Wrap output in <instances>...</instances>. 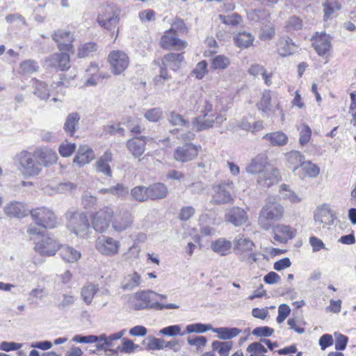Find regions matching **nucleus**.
I'll return each mask as SVG.
<instances>
[{
    "instance_id": "f257e3e1",
    "label": "nucleus",
    "mask_w": 356,
    "mask_h": 356,
    "mask_svg": "<svg viewBox=\"0 0 356 356\" xmlns=\"http://www.w3.org/2000/svg\"><path fill=\"white\" fill-rule=\"evenodd\" d=\"M202 115L197 116L192 120V129L201 131L212 128L215 123L220 125L226 118L221 114L216 115L213 113L212 98L204 99L201 108Z\"/></svg>"
},
{
    "instance_id": "f03ea898",
    "label": "nucleus",
    "mask_w": 356,
    "mask_h": 356,
    "mask_svg": "<svg viewBox=\"0 0 356 356\" xmlns=\"http://www.w3.org/2000/svg\"><path fill=\"white\" fill-rule=\"evenodd\" d=\"M284 213V207L275 199L269 197L259 211L258 223L263 229L269 230L273 222L282 220Z\"/></svg>"
},
{
    "instance_id": "7ed1b4c3",
    "label": "nucleus",
    "mask_w": 356,
    "mask_h": 356,
    "mask_svg": "<svg viewBox=\"0 0 356 356\" xmlns=\"http://www.w3.org/2000/svg\"><path fill=\"white\" fill-rule=\"evenodd\" d=\"M14 159L17 170L24 178L36 177L42 172V165L34 152L22 150L15 155Z\"/></svg>"
},
{
    "instance_id": "20e7f679",
    "label": "nucleus",
    "mask_w": 356,
    "mask_h": 356,
    "mask_svg": "<svg viewBox=\"0 0 356 356\" xmlns=\"http://www.w3.org/2000/svg\"><path fill=\"white\" fill-rule=\"evenodd\" d=\"M67 219V227L71 233L76 236L86 238L90 233L88 218L83 211L70 209L65 215Z\"/></svg>"
},
{
    "instance_id": "39448f33",
    "label": "nucleus",
    "mask_w": 356,
    "mask_h": 356,
    "mask_svg": "<svg viewBox=\"0 0 356 356\" xmlns=\"http://www.w3.org/2000/svg\"><path fill=\"white\" fill-rule=\"evenodd\" d=\"M234 187V183L230 180H225L214 185L211 202L215 204L232 203L234 200L232 195Z\"/></svg>"
},
{
    "instance_id": "423d86ee",
    "label": "nucleus",
    "mask_w": 356,
    "mask_h": 356,
    "mask_svg": "<svg viewBox=\"0 0 356 356\" xmlns=\"http://www.w3.org/2000/svg\"><path fill=\"white\" fill-rule=\"evenodd\" d=\"M120 10L115 4H110L101 8L98 15L97 22L106 29L111 31L119 22Z\"/></svg>"
},
{
    "instance_id": "0eeeda50",
    "label": "nucleus",
    "mask_w": 356,
    "mask_h": 356,
    "mask_svg": "<svg viewBox=\"0 0 356 356\" xmlns=\"http://www.w3.org/2000/svg\"><path fill=\"white\" fill-rule=\"evenodd\" d=\"M31 216L35 223L42 227L49 229L57 226V218L55 213L46 207H38L30 211Z\"/></svg>"
},
{
    "instance_id": "6e6552de",
    "label": "nucleus",
    "mask_w": 356,
    "mask_h": 356,
    "mask_svg": "<svg viewBox=\"0 0 356 356\" xmlns=\"http://www.w3.org/2000/svg\"><path fill=\"white\" fill-rule=\"evenodd\" d=\"M184 61V56L182 54L169 53L163 56L161 60L160 74L155 77V81L158 83L161 79L165 81L169 79L167 69L173 71L180 67L181 63Z\"/></svg>"
},
{
    "instance_id": "1a4fd4ad",
    "label": "nucleus",
    "mask_w": 356,
    "mask_h": 356,
    "mask_svg": "<svg viewBox=\"0 0 356 356\" xmlns=\"http://www.w3.org/2000/svg\"><path fill=\"white\" fill-rule=\"evenodd\" d=\"M114 210L111 207H104L99 209L92 218V225L94 229L99 233L107 230L112 222Z\"/></svg>"
},
{
    "instance_id": "9d476101",
    "label": "nucleus",
    "mask_w": 356,
    "mask_h": 356,
    "mask_svg": "<svg viewBox=\"0 0 356 356\" xmlns=\"http://www.w3.org/2000/svg\"><path fill=\"white\" fill-rule=\"evenodd\" d=\"M51 38L60 51L74 53L73 42L75 37L72 32L65 29H58L54 32Z\"/></svg>"
},
{
    "instance_id": "9b49d317",
    "label": "nucleus",
    "mask_w": 356,
    "mask_h": 356,
    "mask_svg": "<svg viewBox=\"0 0 356 356\" xmlns=\"http://www.w3.org/2000/svg\"><path fill=\"white\" fill-rule=\"evenodd\" d=\"M120 243L111 236H99L95 242L97 250L104 256L112 257L119 252Z\"/></svg>"
},
{
    "instance_id": "f8f14e48",
    "label": "nucleus",
    "mask_w": 356,
    "mask_h": 356,
    "mask_svg": "<svg viewBox=\"0 0 356 356\" xmlns=\"http://www.w3.org/2000/svg\"><path fill=\"white\" fill-rule=\"evenodd\" d=\"M108 62L110 64L111 72L116 75L120 74L129 66V56L124 51L114 50L109 53Z\"/></svg>"
},
{
    "instance_id": "ddd939ff",
    "label": "nucleus",
    "mask_w": 356,
    "mask_h": 356,
    "mask_svg": "<svg viewBox=\"0 0 356 356\" xmlns=\"http://www.w3.org/2000/svg\"><path fill=\"white\" fill-rule=\"evenodd\" d=\"M187 42L177 37V31L172 29L166 31L161 38L160 45L165 49L180 51L187 47Z\"/></svg>"
},
{
    "instance_id": "4468645a",
    "label": "nucleus",
    "mask_w": 356,
    "mask_h": 356,
    "mask_svg": "<svg viewBox=\"0 0 356 356\" xmlns=\"http://www.w3.org/2000/svg\"><path fill=\"white\" fill-rule=\"evenodd\" d=\"M59 247L60 245L55 239L47 235H42V238L35 242L34 249L40 254L53 256Z\"/></svg>"
},
{
    "instance_id": "2eb2a0df",
    "label": "nucleus",
    "mask_w": 356,
    "mask_h": 356,
    "mask_svg": "<svg viewBox=\"0 0 356 356\" xmlns=\"http://www.w3.org/2000/svg\"><path fill=\"white\" fill-rule=\"evenodd\" d=\"M198 152V147L192 143H186L176 148L173 157L178 162L186 163L195 159L197 156Z\"/></svg>"
},
{
    "instance_id": "dca6fc26",
    "label": "nucleus",
    "mask_w": 356,
    "mask_h": 356,
    "mask_svg": "<svg viewBox=\"0 0 356 356\" xmlns=\"http://www.w3.org/2000/svg\"><path fill=\"white\" fill-rule=\"evenodd\" d=\"M280 180L279 170L271 165L266 167V170L257 176V183L261 188H269L277 184Z\"/></svg>"
},
{
    "instance_id": "f3484780",
    "label": "nucleus",
    "mask_w": 356,
    "mask_h": 356,
    "mask_svg": "<svg viewBox=\"0 0 356 356\" xmlns=\"http://www.w3.org/2000/svg\"><path fill=\"white\" fill-rule=\"evenodd\" d=\"M332 37L325 32H316L312 36V46L319 56H325L332 48Z\"/></svg>"
},
{
    "instance_id": "a211bd4d",
    "label": "nucleus",
    "mask_w": 356,
    "mask_h": 356,
    "mask_svg": "<svg viewBox=\"0 0 356 356\" xmlns=\"http://www.w3.org/2000/svg\"><path fill=\"white\" fill-rule=\"evenodd\" d=\"M133 222L131 214L127 211H114L112 220L113 229L122 232L129 228Z\"/></svg>"
},
{
    "instance_id": "6ab92c4d",
    "label": "nucleus",
    "mask_w": 356,
    "mask_h": 356,
    "mask_svg": "<svg viewBox=\"0 0 356 356\" xmlns=\"http://www.w3.org/2000/svg\"><path fill=\"white\" fill-rule=\"evenodd\" d=\"M67 51L55 53L46 58L48 66L58 69L60 71L67 70L70 67V57Z\"/></svg>"
},
{
    "instance_id": "aec40b11",
    "label": "nucleus",
    "mask_w": 356,
    "mask_h": 356,
    "mask_svg": "<svg viewBox=\"0 0 356 356\" xmlns=\"http://www.w3.org/2000/svg\"><path fill=\"white\" fill-rule=\"evenodd\" d=\"M225 220L235 227H240L248 221V216L243 209L234 207L227 210Z\"/></svg>"
},
{
    "instance_id": "412c9836",
    "label": "nucleus",
    "mask_w": 356,
    "mask_h": 356,
    "mask_svg": "<svg viewBox=\"0 0 356 356\" xmlns=\"http://www.w3.org/2000/svg\"><path fill=\"white\" fill-rule=\"evenodd\" d=\"M33 152L37 160L40 161V165H42V169L43 167H47L57 161L58 156L56 152L50 148H37Z\"/></svg>"
},
{
    "instance_id": "4be33fe9",
    "label": "nucleus",
    "mask_w": 356,
    "mask_h": 356,
    "mask_svg": "<svg viewBox=\"0 0 356 356\" xmlns=\"http://www.w3.org/2000/svg\"><path fill=\"white\" fill-rule=\"evenodd\" d=\"M6 216L15 218H23L30 212L27 206L21 202L12 201L8 203L3 208Z\"/></svg>"
},
{
    "instance_id": "5701e85b",
    "label": "nucleus",
    "mask_w": 356,
    "mask_h": 356,
    "mask_svg": "<svg viewBox=\"0 0 356 356\" xmlns=\"http://www.w3.org/2000/svg\"><path fill=\"white\" fill-rule=\"evenodd\" d=\"M113 161V154L111 151H106L95 164V168L97 172L102 173L107 177L112 176V170L109 163Z\"/></svg>"
},
{
    "instance_id": "b1692460",
    "label": "nucleus",
    "mask_w": 356,
    "mask_h": 356,
    "mask_svg": "<svg viewBox=\"0 0 356 356\" xmlns=\"http://www.w3.org/2000/svg\"><path fill=\"white\" fill-rule=\"evenodd\" d=\"M147 139L145 136H140L127 140V147L135 158L140 156L145 152Z\"/></svg>"
},
{
    "instance_id": "393cba45",
    "label": "nucleus",
    "mask_w": 356,
    "mask_h": 356,
    "mask_svg": "<svg viewBox=\"0 0 356 356\" xmlns=\"http://www.w3.org/2000/svg\"><path fill=\"white\" fill-rule=\"evenodd\" d=\"M234 250L239 257L241 253L252 251L254 243L243 235L239 234L233 241Z\"/></svg>"
},
{
    "instance_id": "a878e982",
    "label": "nucleus",
    "mask_w": 356,
    "mask_h": 356,
    "mask_svg": "<svg viewBox=\"0 0 356 356\" xmlns=\"http://www.w3.org/2000/svg\"><path fill=\"white\" fill-rule=\"evenodd\" d=\"M94 151L87 145L80 146L77 155L74 159V162L81 165L89 163L95 159Z\"/></svg>"
},
{
    "instance_id": "bb28decb",
    "label": "nucleus",
    "mask_w": 356,
    "mask_h": 356,
    "mask_svg": "<svg viewBox=\"0 0 356 356\" xmlns=\"http://www.w3.org/2000/svg\"><path fill=\"white\" fill-rule=\"evenodd\" d=\"M232 242L225 238H220L211 243V249L216 253L226 256L231 253Z\"/></svg>"
},
{
    "instance_id": "cd10ccee",
    "label": "nucleus",
    "mask_w": 356,
    "mask_h": 356,
    "mask_svg": "<svg viewBox=\"0 0 356 356\" xmlns=\"http://www.w3.org/2000/svg\"><path fill=\"white\" fill-rule=\"evenodd\" d=\"M270 165L267 162L266 158L263 156H258L246 166L245 170L248 173L257 174L260 175L266 170V167Z\"/></svg>"
},
{
    "instance_id": "c85d7f7f",
    "label": "nucleus",
    "mask_w": 356,
    "mask_h": 356,
    "mask_svg": "<svg viewBox=\"0 0 356 356\" xmlns=\"http://www.w3.org/2000/svg\"><path fill=\"white\" fill-rule=\"evenodd\" d=\"M277 52L281 56H286L295 53L297 46L293 40L289 38H282L277 42Z\"/></svg>"
},
{
    "instance_id": "c756f323",
    "label": "nucleus",
    "mask_w": 356,
    "mask_h": 356,
    "mask_svg": "<svg viewBox=\"0 0 356 356\" xmlns=\"http://www.w3.org/2000/svg\"><path fill=\"white\" fill-rule=\"evenodd\" d=\"M149 199L155 200L165 198L168 193V187L163 183H155L147 187Z\"/></svg>"
},
{
    "instance_id": "7c9ffc66",
    "label": "nucleus",
    "mask_w": 356,
    "mask_h": 356,
    "mask_svg": "<svg viewBox=\"0 0 356 356\" xmlns=\"http://www.w3.org/2000/svg\"><path fill=\"white\" fill-rule=\"evenodd\" d=\"M58 250L61 258L66 262L74 263L79 259L81 256L78 250L68 245H60Z\"/></svg>"
},
{
    "instance_id": "2f4dec72",
    "label": "nucleus",
    "mask_w": 356,
    "mask_h": 356,
    "mask_svg": "<svg viewBox=\"0 0 356 356\" xmlns=\"http://www.w3.org/2000/svg\"><path fill=\"white\" fill-rule=\"evenodd\" d=\"M141 282L140 275L136 271L126 275L122 282L121 287L125 291H132L138 287Z\"/></svg>"
},
{
    "instance_id": "473e14b6",
    "label": "nucleus",
    "mask_w": 356,
    "mask_h": 356,
    "mask_svg": "<svg viewBox=\"0 0 356 356\" xmlns=\"http://www.w3.org/2000/svg\"><path fill=\"white\" fill-rule=\"evenodd\" d=\"M234 40L237 47L240 48H248L252 44L254 37L250 33L240 31L235 35Z\"/></svg>"
},
{
    "instance_id": "72a5a7b5",
    "label": "nucleus",
    "mask_w": 356,
    "mask_h": 356,
    "mask_svg": "<svg viewBox=\"0 0 356 356\" xmlns=\"http://www.w3.org/2000/svg\"><path fill=\"white\" fill-rule=\"evenodd\" d=\"M286 159L288 163V168L296 170L298 167H302L305 162V156L298 151H291L286 154Z\"/></svg>"
},
{
    "instance_id": "f704fd0d",
    "label": "nucleus",
    "mask_w": 356,
    "mask_h": 356,
    "mask_svg": "<svg viewBox=\"0 0 356 356\" xmlns=\"http://www.w3.org/2000/svg\"><path fill=\"white\" fill-rule=\"evenodd\" d=\"M315 222L318 225H331L333 223V217L331 211L327 209H319L314 213Z\"/></svg>"
},
{
    "instance_id": "c9c22d12",
    "label": "nucleus",
    "mask_w": 356,
    "mask_h": 356,
    "mask_svg": "<svg viewBox=\"0 0 356 356\" xmlns=\"http://www.w3.org/2000/svg\"><path fill=\"white\" fill-rule=\"evenodd\" d=\"M264 139L269 141L273 146H282L287 143L288 137L282 131H275L266 134L263 136Z\"/></svg>"
},
{
    "instance_id": "e433bc0d",
    "label": "nucleus",
    "mask_w": 356,
    "mask_h": 356,
    "mask_svg": "<svg viewBox=\"0 0 356 356\" xmlns=\"http://www.w3.org/2000/svg\"><path fill=\"white\" fill-rule=\"evenodd\" d=\"M211 330L217 333L218 337L222 339H229L238 336L241 333V330L236 327H211Z\"/></svg>"
},
{
    "instance_id": "4c0bfd02",
    "label": "nucleus",
    "mask_w": 356,
    "mask_h": 356,
    "mask_svg": "<svg viewBox=\"0 0 356 356\" xmlns=\"http://www.w3.org/2000/svg\"><path fill=\"white\" fill-rule=\"evenodd\" d=\"M168 120L172 125L180 127L181 129H188L192 126V122L191 123L188 120L184 119L181 115L176 112H171L168 117Z\"/></svg>"
},
{
    "instance_id": "58836bf2",
    "label": "nucleus",
    "mask_w": 356,
    "mask_h": 356,
    "mask_svg": "<svg viewBox=\"0 0 356 356\" xmlns=\"http://www.w3.org/2000/svg\"><path fill=\"white\" fill-rule=\"evenodd\" d=\"M97 291L98 287L93 284H87L82 288L81 298L87 305L92 303V299Z\"/></svg>"
},
{
    "instance_id": "ea45409f",
    "label": "nucleus",
    "mask_w": 356,
    "mask_h": 356,
    "mask_svg": "<svg viewBox=\"0 0 356 356\" xmlns=\"http://www.w3.org/2000/svg\"><path fill=\"white\" fill-rule=\"evenodd\" d=\"M80 116L77 113H72L69 114L64 124V129L66 132L73 135L76 131Z\"/></svg>"
},
{
    "instance_id": "a19ab883",
    "label": "nucleus",
    "mask_w": 356,
    "mask_h": 356,
    "mask_svg": "<svg viewBox=\"0 0 356 356\" xmlns=\"http://www.w3.org/2000/svg\"><path fill=\"white\" fill-rule=\"evenodd\" d=\"M38 70L39 65L34 60H25L19 64V73L24 75L31 74Z\"/></svg>"
},
{
    "instance_id": "79ce46f5",
    "label": "nucleus",
    "mask_w": 356,
    "mask_h": 356,
    "mask_svg": "<svg viewBox=\"0 0 356 356\" xmlns=\"http://www.w3.org/2000/svg\"><path fill=\"white\" fill-rule=\"evenodd\" d=\"M97 50V45L94 42H87L79 46L78 48V57L86 58L92 56Z\"/></svg>"
},
{
    "instance_id": "37998d69",
    "label": "nucleus",
    "mask_w": 356,
    "mask_h": 356,
    "mask_svg": "<svg viewBox=\"0 0 356 356\" xmlns=\"http://www.w3.org/2000/svg\"><path fill=\"white\" fill-rule=\"evenodd\" d=\"M125 332L126 330H123L109 336H106L105 334H101L98 337L99 341H104V344H107L108 348H113L115 346L114 341L121 339Z\"/></svg>"
},
{
    "instance_id": "c03bdc74",
    "label": "nucleus",
    "mask_w": 356,
    "mask_h": 356,
    "mask_svg": "<svg viewBox=\"0 0 356 356\" xmlns=\"http://www.w3.org/2000/svg\"><path fill=\"white\" fill-rule=\"evenodd\" d=\"M229 65V58L223 55H218L211 60V68L213 70H225Z\"/></svg>"
},
{
    "instance_id": "a18cd8bd",
    "label": "nucleus",
    "mask_w": 356,
    "mask_h": 356,
    "mask_svg": "<svg viewBox=\"0 0 356 356\" xmlns=\"http://www.w3.org/2000/svg\"><path fill=\"white\" fill-rule=\"evenodd\" d=\"M279 193L283 199L287 200L291 202L296 203L300 201L299 197L293 191H291L289 186L285 184L280 186Z\"/></svg>"
},
{
    "instance_id": "49530a36",
    "label": "nucleus",
    "mask_w": 356,
    "mask_h": 356,
    "mask_svg": "<svg viewBox=\"0 0 356 356\" xmlns=\"http://www.w3.org/2000/svg\"><path fill=\"white\" fill-rule=\"evenodd\" d=\"M179 307V305L174 304V303H170L167 305L163 304H154V305H145L143 302L136 303L135 305V309H154L157 310H162L163 309H178Z\"/></svg>"
},
{
    "instance_id": "de8ad7c7",
    "label": "nucleus",
    "mask_w": 356,
    "mask_h": 356,
    "mask_svg": "<svg viewBox=\"0 0 356 356\" xmlns=\"http://www.w3.org/2000/svg\"><path fill=\"white\" fill-rule=\"evenodd\" d=\"M131 195L136 201L141 202H145L147 199H149L147 193V187H145L143 186H136L133 189H131Z\"/></svg>"
},
{
    "instance_id": "09e8293b",
    "label": "nucleus",
    "mask_w": 356,
    "mask_h": 356,
    "mask_svg": "<svg viewBox=\"0 0 356 356\" xmlns=\"http://www.w3.org/2000/svg\"><path fill=\"white\" fill-rule=\"evenodd\" d=\"M154 294H156V293L153 291H139L135 293V298L145 305L160 304L158 302L152 301L154 300Z\"/></svg>"
},
{
    "instance_id": "8fccbe9b",
    "label": "nucleus",
    "mask_w": 356,
    "mask_h": 356,
    "mask_svg": "<svg viewBox=\"0 0 356 356\" xmlns=\"http://www.w3.org/2000/svg\"><path fill=\"white\" fill-rule=\"evenodd\" d=\"M33 87L35 89L34 93L39 98L43 99L49 97V90L47 88V85L45 83L38 80H35L33 81Z\"/></svg>"
},
{
    "instance_id": "3c124183",
    "label": "nucleus",
    "mask_w": 356,
    "mask_h": 356,
    "mask_svg": "<svg viewBox=\"0 0 356 356\" xmlns=\"http://www.w3.org/2000/svg\"><path fill=\"white\" fill-rule=\"evenodd\" d=\"M44 229H46V227H42L36 224L30 225L27 229V233L30 236V238L35 243L42 238V235H45Z\"/></svg>"
},
{
    "instance_id": "603ef678",
    "label": "nucleus",
    "mask_w": 356,
    "mask_h": 356,
    "mask_svg": "<svg viewBox=\"0 0 356 356\" xmlns=\"http://www.w3.org/2000/svg\"><path fill=\"white\" fill-rule=\"evenodd\" d=\"M301 168L309 177H316L320 174V168L311 161H305Z\"/></svg>"
},
{
    "instance_id": "864d4df0",
    "label": "nucleus",
    "mask_w": 356,
    "mask_h": 356,
    "mask_svg": "<svg viewBox=\"0 0 356 356\" xmlns=\"http://www.w3.org/2000/svg\"><path fill=\"white\" fill-rule=\"evenodd\" d=\"M324 13L326 18H329L336 10L341 8V4L337 0H327L323 3Z\"/></svg>"
},
{
    "instance_id": "5fc2aeb1",
    "label": "nucleus",
    "mask_w": 356,
    "mask_h": 356,
    "mask_svg": "<svg viewBox=\"0 0 356 356\" xmlns=\"http://www.w3.org/2000/svg\"><path fill=\"white\" fill-rule=\"evenodd\" d=\"M300 131L299 142L301 145L304 146L309 143L311 139L312 130L309 126L302 124L298 128Z\"/></svg>"
},
{
    "instance_id": "6e6d98bb",
    "label": "nucleus",
    "mask_w": 356,
    "mask_h": 356,
    "mask_svg": "<svg viewBox=\"0 0 356 356\" xmlns=\"http://www.w3.org/2000/svg\"><path fill=\"white\" fill-rule=\"evenodd\" d=\"M75 300V296L71 294L64 293L62 296V300L57 303L56 307L60 310H65L72 306L74 304Z\"/></svg>"
},
{
    "instance_id": "4d7b16f0",
    "label": "nucleus",
    "mask_w": 356,
    "mask_h": 356,
    "mask_svg": "<svg viewBox=\"0 0 356 356\" xmlns=\"http://www.w3.org/2000/svg\"><path fill=\"white\" fill-rule=\"evenodd\" d=\"M110 194L118 197L124 198L129 194V188L122 184H117L110 187Z\"/></svg>"
},
{
    "instance_id": "13d9d810",
    "label": "nucleus",
    "mask_w": 356,
    "mask_h": 356,
    "mask_svg": "<svg viewBox=\"0 0 356 356\" xmlns=\"http://www.w3.org/2000/svg\"><path fill=\"white\" fill-rule=\"evenodd\" d=\"M163 116V111L160 108L148 109L144 114L145 118L149 122H158Z\"/></svg>"
},
{
    "instance_id": "bf43d9fd",
    "label": "nucleus",
    "mask_w": 356,
    "mask_h": 356,
    "mask_svg": "<svg viewBox=\"0 0 356 356\" xmlns=\"http://www.w3.org/2000/svg\"><path fill=\"white\" fill-rule=\"evenodd\" d=\"M219 19L222 23H224L227 25H232V26L238 25L241 22V17L237 13H233L230 15H220Z\"/></svg>"
},
{
    "instance_id": "052dcab7",
    "label": "nucleus",
    "mask_w": 356,
    "mask_h": 356,
    "mask_svg": "<svg viewBox=\"0 0 356 356\" xmlns=\"http://www.w3.org/2000/svg\"><path fill=\"white\" fill-rule=\"evenodd\" d=\"M212 326L211 325H205L202 323H194L186 326V332L190 334L192 332L203 333L207 330H211Z\"/></svg>"
},
{
    "instance_id": "680f3d73",
    "label": "nucleus",
    "mask_w": 356,
    "mask_h": 356,
    "mask_svg": "<svg viewBox=\"0 0 356 356\" xmlns=\"http://www.w3.org/2000/svg\"><path fill=\"white\" fill-rule=\"evenodd\" d=\"M139 348L138 345L135 344L131 340L128 339H122V343L118 346V349L120 352L124 353H131Z\"/></svg>"
},
{
    "instance_id": "e2e57ef3",
    "label": "nucleus",
    "mask_w": 356,
    "mask_h": 356,
    "mask_svg": "<svg viewBox=\"0 0 356 356\" xmlns=\"http://www.w3.org/2000/svg\"><path fill=\"white\" fill-rule=\"evenodd\" d=\"M273 228L275 229V232H277V233H279L284 237H286V239L287 241L289 239L292 238L294 236L293 229L288 225H277Z\"/></svg>"
},
{
    "instance_id": "0e129e2a",
    "label": "nucleus",
    "mask_w": 356,
    "mask_h": 356,
    "mask_svg": "<svg viewBox=\"0 0 356 356\" xmlns=\"http://www.w3.org/2000/svg\"><path fill=\"white\" fill-rule=\"evenodd\" d=\"M207 72V63L205 60L199 62L192 72L195 76L198 79H202Z\"/></svg>"
},
{
    "instance_id": "69168bd1",
    "label": "nucleus",
    "mask_w": 356,
    "mask_h": 356,
    "mask_svg": "<svg viewBox=\"0 0 356 356\" xmlns=\"http://www.w3.org/2000/svg\"><path fill=\"white\" fill-rule=\"evenodd\" d=\"M334 336L335 338V349L337 350H343L346 348L348 341V337L339 332H335Z\"/></svg>"
},
{
    "instance_id": "338daca9",
    "label": "nucleus",
    "mask_w": 356,
    "mask_h": 356,
    "mask_svg": "<svg viewBox=\"0 0 356 356\" xmlns=\"http://www.w3.org/2000/svg\"><path fill=\"white\" fill-rule=\"evenodd\" d=\"M82 204L85 209H91L97 204V197L86 191L82 196Z\"/></svg>"
},
{
    "instance_id": "774afa93",
    "label": "nucleus",
    "mask_w": 356,
    "mask_h": 356,
    "mask_svg": "<svg viewBox=\"0 0 356 356\" xmlns=\"http://www.w3.org/2000/svg\"><path fill=\"white\" fill-rule=\"evenodd\" d=\"M259 255H262L260 253L248 252L246 253H241L239 255L238 259L242 262H245L250 265L252 264L258 260Z\"/></svg>"
}]
</instances>
